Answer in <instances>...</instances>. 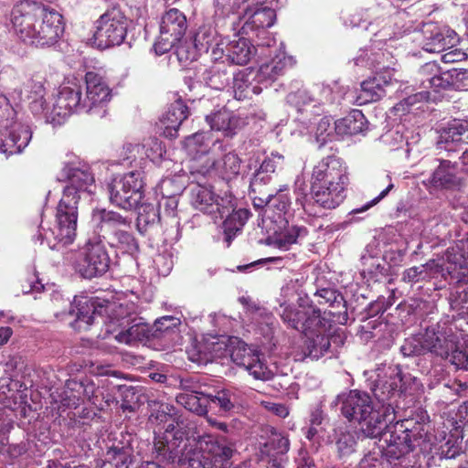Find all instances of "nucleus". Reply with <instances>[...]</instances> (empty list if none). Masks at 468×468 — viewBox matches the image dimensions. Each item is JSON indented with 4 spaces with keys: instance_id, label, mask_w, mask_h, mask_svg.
I'll list each match as a JSON object with an SVG mask.
<instances>
[{
    "instance_id": "nucleus-1",
    "label": "nucleus",
    "mask_w": 468,
    "mask_h": 468,
    "mask_svg": "<svg viewBox=\"0 0 468 468\" xmlns=\"http://www.w3.org/2000/svg\"><path fill=\"white\" fill-rule=\"evenodd\" d=\"M67 179L62 197L58 205L56 225L44 229L38 239L46 241L49 249L59 250L71 244L76 238L78 222V204L81 199H90L95 191V179L86 165H67L62 169Z\"/></svg>"
},
{
    "instance_id": "nucleus-2",
    "label": "nucleus",
    "mask_w": 468,
    "mask_h": 468,
    "mask_svg": "<svg viewBox=\"0 0 468 468\" xmlns=\"http://www.w3.org/2000/svg\"><path fill=\"white\" fill-rule=\"evenodd\" d=\"M188 433L176 431L172 438L154 437L153 454L160 462L185 466L188 463L199 468H230L236 452L235 443L225 436L205 435L201 438L200 456L195 460L186 452Z\"/></svg>"
},
{
    "instance_id": "nucleus-3",
    "label": "nucleus",
    "mask_w": 468,
    "mask_h": 468,
    "mask_svg": "<svg viewBox=\"0 0 468 468\" xmlns=\"http://www.w3.org/2000/svg\"><path fill=\"white\" fill-rule=\"evenodd\" d=\"M62 16L55 9L36 2L23 1L11 12L16 34L25 43L37 48L56 44L64 32Z\"/></svg>"
},
{
    "instance_id": "nucleus-4",
    "label": "nucleus",
    "mask_w": 468,
    "mask_h": 468,
    "mask_svg": "<svg viewBox=\"0 0 468 468\" xmlns=\"http://www.w3.org/2000/svg\"><path fill=\"white\" fill-rule=\"evenodd\" d=\"M411 421H414L411 427V452L415 459L411 468H429L433 460L432 452L436 444H439L440 454L445 459L454 458L460 453L463 440L460 425L448 433L442 431L433 438L426 410L418 408L411 415Z\"/></svg>"
},
{
    "instance_id": "nucleus-5",
    "label": "nucleus",
    "mask_w": 468,
    "mask_h": 468,
    "mask_svg": "<svg viewBox=\"0 0 468 468\" xmlns=\"http://www.w3.org/2000/svg\"><path fill=\"white\" fill-rule=\"evenodd\" d=\"M73 309L72 303L69 305V315H76L73 322L70 323L71 327L75 330H88L94 323L107 324V333L115 331L113 326L126 328L133 321L135 315H139V307L133 302H125L121 303H110L98 298H89L81 296L74 299Z\"/></svg>"
},
{
    "instance_id": "nucleus-6",
    "label": "nucleus",
    "mask_w": 468,
    "mask_h": 468,
    "mask_svg": "<svg viewBox=\"0 0 468 468\" xmlns=\"http://www.w3.org/2000/svg\"><path fill=\"white\" fill-rule=\"evenodd\" d=\"M333 404L340 405L342 415L349 421L357 423L365 437L378 438L388 426V408L375 406L369 394L365 391L352 389L339 394Z\"/></svg>"
},
{
    "instance_id": "nucleus-7",
    "label": "nucleus",
    "mask_w": 468,
    "mask_h": 468,
    "mask_svg": "<svg viewBox=\"0 0 468 468\" xmlns=\"http://www.w3.org/2000/svg\"><path fill=\"white\" fill-rule=\"evenodd\" d=\"M265 0H213L215 15L228 17L245 5V23L241 27L242 34L258 38V46L271 47L274 39L269 37L268 28L273 26L276 14L268 6H263Z\"/></svg>"
},
{
    "instance_id": "nucleus-8",
    "label": "nucleus",
    "mask_w": 468,
    "mask_h": 468,
    "mask_svg": "<svg viewBox=\"0 0 468 468\" xmlns=\"http://www.w3.org/2000/svg\"><path fill=\"white\" fill-rule=\"evenodd\" d=\"M91 222L99 239L122 254L133 255L139 245L133 235L121 227H130L132 220L120 213L105 208L93 209Z\"/></svg>"
},
{
    "instance_id": "nucleus-9",
    "label": "nucleus",
    "mask_w": 468,
    "mask_h": 468,
    "mask_svg": "<svg viewBox=\"0 0 468 468\" xmlns=\"http://www.w3.org/2000/svg\"><path fill=\"white\" fill-rule=\"evenodd\" d=\"M16 112L5 97L0 99V153L6 157L17 154L32 139L29 125L14 121Z\"/></svg>"
},
{
    "instance_id": "nucleus-10",
    "label": "nucleus",
    "mask_w": 468,
    "mask_h": 468,
    "mask_svg": "<svg viewBox=\"0 0 468 468\" xmlns=\"http://www.w3.org/2000/svg\"><path fill=\"white\" fill-rule=\"evenodd\" d=\"M111 258L102 239H90L76 253L73 268L84 279H93L104 275L110 268Z\"/></svg>"
},
{
    "instance_id": "nucleus-11",
    "label": "nucleus",
    "mask_w": 468,
    "mask_h": 468,
    "mask_svg": "<svg viewBox=\"0 0 468 468\" xmlns=\"http://www.w3.org/2000/svg\"><path fill=\"white\" fill-rule=\"evenodd\" d=\"M375 378L371 377L370 389L382 408L391 406V400L406 388L402 369L399 365L381 363L375 368Z\"/></svg>"
},
{
    "instance_id": "nucleus-12",
    "label": "nucleus",
    "mask_w": 468,
    "mask_h": 468,
    "mask_svg": "<svg viewBox=\"0 0 468 468\" xmlns=\"http://www.w3.org/2000/svg\"><path fill=\"white\" fill-rule=\"evenodd\" d=\"M144 188L143 172L131 171L120 177H115L108 185L110 202L125 210L135 208L144 197Z\"/></svg>"
},
{
    "instance_id": "nucleus-13",
    "label": "nucleus",
    "mask_w": 468,
    "mask_h": 468,
    "mask_svg": "<svg viewBox=\"0 0 468 468\" xmlns=\"http://www.w3.org/2000/svg\"><path fill=\"white\" fill-rule=\"evenodd\" d=\"M197 184L191 187V202L194 207L213 218H223L224 213L233 209L234 196L225 192L223 196H216L210 186L204 185L201 175L192 176Z\"/></svg>"
},
{
    "instance_id": "nucleus-14",
    "label": "nucleus",
    "mask_w": 468,
    "mask_h": 468,
    "mask_svg": "<svg viewBox=\"0 0 468 468\" xmlns=\"http://www.w3.org/2000/svg\"><path fill=\"white\" fill-rule=\"evenodd\" d=\"M128 20L121 9L106 10L96 21L94 39L97 46L105 49L121 45L127 35Z\"/></svg>"
},
{
    "instance_id": "nucleus-15",
    "label": "nucleus",
    "mask_w": 468,
    "mask_h": 468,
    "mask_svg": "<svg viewBox=\"0 0 468 468\" xmlns=\"http://www.w3.org/2000/svg\"><path fill=\"white\" fill-rule=\"evenodd\" d=\"M411 39L429 53H440L454 46L459 38L454 30L433 22L423 23L412 32Z\"/></svg>"
},
{
    "instance_id": "nucleus-16",
    "label": "nucleus",
    "mask_w": 468,
    "mask_h": 468,
    "mask_svg": "<svg viewBox=\"0 0 468 468\" xmlns=\"http://www.w3.org/2000/svg\"><path fill=\"white\" fill-rule=\"evenodd\" d=\"M187 25L186 16L176 8H171L163 16L160 23V35L154 43L158 55L168 52L186 33Z\"/></svg>"
},
{
    "instance_id": "nucleus-17",
    "label": "nucleus",
    "mask_w": 468,
    "mask_h": 468,
    "mask_svg": "<svg viewBox=\"0 0 468 468\" xmlns=\"http://www.w3.org/2000/svg\"><path fill=\"white\" fill-rule=\"evenodd\" d=\"M86 97L83 100L84 112L102 118L107 113L106 106L112 99V90L105 80L96 72L85 75Z\"/></svg>"
},
{
    "instance_id": "nucleus-18",
    "label": "nucleus",
    "mask_w": 468,
    "mask_h": 468,
    "mask_svg": "<svg viewBox=\"0 0 468 468\" xmlns=\"http://www.w3.org/2000/svg\"><path fill=\"white\" fill-rule=\"evenodd\" d=\"M348 183L347 167L343 160L335 155L323 158L313 169L311 186H334L346 188Z\"/></svg>"
},
{
    "instance_id": "nucleus-19",
    "label": "nucleus",
    "mask_w": 468,
    "mask_h": 468,
    "mask_svg": "<svg viewBox=\"0 0 468 468\" xmlns=\"http://www.w3.org/2000/svg\"><path fill=\"white\" fill-rule=\"evenodd\" d=\"M415 84L422 90L411 95V105L419 99L429 100V90L437 92L441 89H447L452 86V80L448 71L442 72L436 62L431 61L421 66L417 71Z\"/></svg>"
},
{
    "instance_id": "nucleus-20",
    "label": "nucleus",
    "mask_w": 468,
    "mask_h": 468,
    "mask_svg": "<svg viewBox=\"0 0 468 468\" xmlns=\"http://www.w3.org/2000/svg\"><path fill=\"white\" fill-rule=\"evenodd\" d=\"M317 325H310L303 335L305 355L313 359H319L330 353V319L321 315Z\"/></svg>"
},
{
    "instance_id": "nucleus-21",
    "label": "nucleus",
    "mask_w": 468,
    "mask_h": 468,
    "mask_svg": "<svg viewBox=\"0 0 468 468\" xmlns=\"http://www.w3.org/2000/svg\"><path fill=\"white\" fill-rule=\"evenodd\" d=\"M269 230L272 231V235L267 238V244L284 251L292 245L301 244L309 234L305 226L290 223L289 220H280L278 226L270 227Z\"/></svg>"
},
{
    "instance_id": "nucleus-22",
    "label": "nucleus",
    "mask_w": 468,
    "mask_h": 468,
    "mask_svg": "<svg viewBox=\"0 0 468 468\" xmlns=\"http://www.w3.org/2000/svg\"><path fill=\"white\" fill-rule=\"evenodd\" d=\"M468 131V123L460 120H453L444 128L437 142V148L448 153L462 151L459 159L468 172V148H463L464 143L462 136Z\"/></svg>"
},
{
    "instance_id": "nucleus-23",
    "label": "nucleus",
    "mask_w": 468,
    "mask_h": 468,
    "mask_svg": "<svg viewBox=\"0 0 468 468\" xmlns=\"http://www.w3.org/2000/svg\"><path fill=\"white\" fill-rule=\"evenodd\" d=\"M279 314L282 321L290 327L301 331L303 334L310 325H317L322 312L313 304L303 305L299 303V306L291 305L279 309Z\"/></svg>"
},
{
    "instance_id": "nucleus-24",
    "label": "nucleus",
    "mask_w": 468,
    "mask_h": 468,
    "mask_svg": "<svg viewBox=\"0 0 468 468\" xmlns=\"http://www.w3.org/2000/svg\"><path fill=\"white\" fill-rule=\"evenodd\" d=\"M288 101L294 104L300 112H314L321 104L333 103L332 89L327 85H314L310 91L298 90L288 96Z\"/></svg>"
},
{
    "instance_id": "nucleus-25",
    "label": "nucleus",
    "mask_w": 468,
    "mask_h": 468,
    "mask_svg": "<svg viewBox=\"0 0 468 468\" xmlns=\"http://www.w3.org/2000/svg\"><path fill=\"white\" fill-rule=\"evenodd\" d=\"M455 346V342L442 335H438L435 328L427 327L424 333L411 337V353L430 351L441 357H448L449 351Z\"/></svg>"
},
{
    "instance_id": "nucleus-26",
    "label": "nucleus",
    "mask_w": 468,
    "mask_h": 468,
    "mask_svg": "<svg viewBox=\"0 0 468 468\" xmlns=\"http://www.w3.org/2000/svg\"><path fill=\"white\" fill-rule=\"evenodd\" d=\"M81 94V88L76 83L61 86L53 103L51 113L54 116L65 118L74 112H84Z\"/></svg>"
},
{
    "instance_id": "nucleus-27",
    "label": "nucleus",
    "mask_w": 468,
    "mask_h": 468,
    "mask_svg": "<svg viewBox=\"0 0 468 468\" xmlns=\"http://www.w3.org/2000/svg\"><path fill=\"white\" fill-rule=\"evenodd\" d=\"M241 160L234 152L225 153L218 160L207 162L206 166L191 171L192 176L201 175L203 177L216 173L223 180L229 181L239 175Z\"/></svg>"
},
{
    "instance_id": "nucleus-28",
    "label": "nucleus",
    "mask_w": 468,
    "mask_h": 468,
    "mask_svg": "<svg viewBox=\"0 0 468 468\" xmlns=\"http://www.w3.org/2000/svg\"><path fill=\"white\" fill-rule=\"evenodd\" d=\"M407 420L398 421L390 435V444L387 454L398 463L392 468H408L406 455L410 452V431L405 426Z\"/></svg>"
},
{
    "instance_id": "nucleus-29",
    "label": "nucleus",
    "mask_w": 468,
    "mask_h": 468,
    "mask_svg": "<svg viewBox=\"0 0 468 468\" xmlns=\"http://www.w3.org/2000/svg\"><path fill=\"white\" fill-rule=\"evenodd\" d=\"M422 185L431 193L438 188L460 189L462 179L456 175V166L449 160H442L428 179L421 180Z\"/></svg>"
},
{
    "instance_id": "nucleus-30",
    "label": "nucleus",
    "mask_w": 468,
    "mask_h": 468,
    "mask_svg": "<svg viewBox=\"0 0 468 468\" xmlns=\"http://www.w3.org/2000/svg\"><path fill=\"white\" fill-rule=\"evenodd\" d=\"M188 108L183 101H176L160 118L158 130L166 138L174 139L177 137L178 129L188 117Z\"/></svg>"
},
{
    "instance_id": "nucleus-31",
    "label": "nucleus",
    "mask_w": 468,
    "mask_h": 468,
    "mask_svg": "<svg viewBox=\"0 0 468 468\" xmlns=\"http://www.w3.org/2000/svg\"><path fill=\"white\" fill-rule=\"evenodd\" d=\"M259 199L265 202L262 224L266 228L270 229L269 223L278 226L280 220L288 221L286 214L290 201L285 195L275 196L273 192L266 193L265 197H259Z\"/></svg>"
},
{
    "instance_id": "nucleus-32",
    "label": "nucleus",
    "mask_w": 468,
    "mask_h": 468,
    "mask_svg": "<svg viewBox=\"0 0 468 468\" xmlns=\"http://www.w3.org/2000/svg\"><path fill=\"white\" fill-rule=\"evenodd\" d=\"M162 198L158 202V207H163L167 216L175 217L178 206V197L185 189V184L179 177H167L161 181L159 185Z\"/></svg>"
},
{
    "instance_id": "nucleus-33",
    "label": "nucleus",
    "mask_w": 468,
    "mask_h": 468,
    "mask_svg": "<svg viewBox=\"0 0 468 468\" xmlns=\"http://www.w3.org/2000/svg\"><path fill=\"white\" fill-rule=\"evenodd\" d=\"M207 410H217L219 413H229L241 406L240 392L235 388H222L214 394L207 393Z\"/></svg>"
},
{
    "instance_id": "nucleus-34",
    "label": "nucleus",
    "mask_w": 468,
    "mask_h": 468,
    "mask_svg": "<svg viewBox=\"0 0 468 468\" xmlns=\"http://www.w3.org/2000/svg\"><path fill=\"white\" fill-rule=\"evenodd\" d=\"M359 55L354 58L356 66L367 67L374 70L375 73L386 74L387 71L391 72V56L388 52L373 49H361Z\"/></svg>"
},
{
    "instance_id": "nucleus-35",
    "label": "nucleus",
    "mask_w": 468,
    "mask_h": 468,
    "mask_svg": "<svg viewBox=\"0 0 468 468\" xmlns=\"http://www.w3.org/2000/svg\"><path fill=\"white\" fill-rule=\"evenodd\" d=\"M314 202L324 209L337 207L346 198V188L334 186H311Z\"/></svg>"
},
{
    "instance_id": "nucleus-36",
    "label": "nucleus",
    "mask_w": 468,
    "mask_h": 468,
    "mask_svg": "<svg viewBox=\"0 0 468 468\" xmlns=\"http://www.w3.org/2000/svg\"><path fill=\"white\" fill-rule=\"evenodd\" d=\"M291 66L292 58L286 57L284 53H280L271 61L261 65L255 75L256 82L261 83L267 87L279 76L283 75L286 69Z\"/></svg>"
},
{
    "instance_id": "nucleus-37",
    "label": "nucleus",
    "mask_w": 468,
    "mask_h": 468,
    "mask_svg": "<svg viewBox=\"0 0 468 468\" xmlns=\"http://www.w3.org/2000/svg\"><path fill=\"white\" fill-rule=\"evenodd\" d=\"M315 295L320 298L319 304L328 303L332 308L329 314L335 318L339 324H346L348 320L346 303L344 296L336 290L332 288H323L317 290Z\"/></svg>"
},
{
    "instance_id": "nucleus-38",
    "label": "nucleus",
    "mask_w": 468,
    "mask_h": 468,
    "mask_svg": "<svg viewBox=\"0 0 468 468\" xmlns=\"http://www.w3.org/2000/svg\"><path fill=\"white\" fill-rule=\"evenodd\" d=\"M150 327L143 317L135 315L133 323L126 326V328H121V331L114 335L113 337L121 344L134 345L152 338Z\"/></svg>"
},
{
    "instance_id": "nucleus-39",
    "label": "nucleus",
    "mask_w": 468,
    "mask_h": 468,
    "mask_svg": "<svg viewBox=\"0 0 468 468\" xmlns=\"http://www.w3.org/2000/svg\"><path fill=\"white\" fill-rule=\"evenodd\" d=\"M392 80V72L386 74L375 73V76L364 80L361 83L359 99L363 103L377 101L386 95L385 88Z\"/></svg>"
},
{
    "instance_id": "nucleus-40",
    "label": "nucleus",
    "mask_w": 468,
    "mask_h": 468,
    "mask_svg": "<svg viewBox=\"0 0 468 468\" xmlns=\"http://www.w3.org/2000/svg\"><path fill=\"white\" fill-rule=\"evenodd\" d=\"M360 261L363 267L362 273L368 274L372 279L378 280V275L383 276L386 271L385 261L376 241L366 246Z\"/></svg>"
},
{
    "instance_id": "nucleus-41",
    "label": "nucleus",
    "mask_w": 468,
    "mask_h": 468,
    "mask_svg": "<svg viewBox=\"0 0 468 468\" xmlns=\"http://www.w3.org/2000/svg\"><path fill=\"white\" fill-rule=\"evenodd\" d=\"M392 113L396 117L395 121H399L393 132L394 145L398 148L401 144L409 145V130L410 122V101L408 98L403 99L392 108Z\"/></svg>"
},
{
    "instance_id": "nucleus-42",
    "label": "nucleus",
    "mask_w": 468,
    "mask_h": 468,
    "mask_svg": "<svg viewBox=\"0 0 468 468\" xmlns=\"http://www.w3.org/2000/svg\"><path fill=\"white\" fill-rule=\"evenodd\" d=\"M184 145L188 154L194 158L206 154L210 150L209 136L206 133H196L185 139ZM212 152H225L226 145L219 140H216L211 147Z\"/></svg>"
},
{
    "instance_id": "nucleus-43",
    "label": "nucleus",
    "mask_w": 468,
    "mask_h": 468,
    "mask_svg": "<svg viewBox=\"0 0 468 468\" xmlns=\"http://www.w3.org/2000/svg\"><path fill=\"white\" fill-rule=\"evenodd\" d=\"M367 129V121L360 110H353L344 118L335 122L334 130L337 135H355Z\"/></svg>"
},
{
    "instance_id": "nucleus-44",
    "label": "nucleus",
    "mask_w": 468,
    "mask_h": 468,
    "mask_svg": "<svg viewBox=\"0 0 468 468\" xmlns=\"http://www.w3.org/2000/svg\"><path fill=\"white\" fill-rule=\"evenodd\" d=\"M250 215V213L247 209H236V199L234 198L233 209L229 213H224V217H226V218L223 222L222 228L224 239L228 246L230 245L231 240L237 233L241 230L242 227L249 219Z\"/></svg>"
},
{
    "instance_id": "nucleus-45",
    "label": "nucleus",
    "mask_w": 468,
    "mask_h": 468,
    "mask_svg": "<svg viewBox=\"0 0 468 468\" xmlns=\"http://www.w3.org/2000/svg\"><path fill=\"white\" fill-rule=\"evenodd\" d=\"M235 74L231 67L224 62L216 63L203 73V80L207 86L215 90H223L228 87Z\"/></svg>"
},
{
    "instance_id": "nucleus-46",
    "label": "nucleus",
    "mask_w": 468,
    "mask_h": 468,
    "mask_svg": "<svg viewBox=\"0 0 468 468\" xmlns=\"http://www.w3.org/2000/svg\"><path fill=\"white\" fill-rule=\"evenodd\" d=\"M255 50V47L245 37L231 41L226 47L227 60L233 64L245 65L253 57Z\"/></svg>"
},
{
    "instance_id": "nucleus-47",
    "label": "nucleus",
    "mask_w": 468,
    "mask_h": 468,
    "mask_svg": "<svg viewBox=\"0 0 468 468\" xmlns=\"http://www.w3.org/2000/svg\"><path fill=\"white\" fill-rule=\"evenodd\" d=\"M160 221V212L156 206L150 203H142L138 207L136 226L140 233L145 234L157 229Z\"/></svg>"
},
{
    "instance_id": "nucleus-48",
    "label": "nucleus",
    "mask_w": 468,
    "mask_h": 468,
    "mask_svg": "<svg viewBox=\"0 0 468 468\" xmlns=\"http://www.w3.org/2000/svg\"><path fill=\"white\" fill-rule=\"evenodd\" d=\"M251 73L246 71H239L232 78L234 97L239 100H244L250 98L253 94H260L261 92V87L260 83L253 84L252 80H255V76L251 78Z\"/></svg>"
},
{
    "instance_id": "nucleus-49",
    "label": "nucleus",
    "mask_w": 468,
    "mask_h": 468,
    "mask_svg": "<svg viewBox=\"0 0 468 468\" xmlns=\"http://www.w3.org/2000/svg\"><path fill=\"white\" fill-rule=\"evenodd\" d=\"M181 322L179 318L167 315L155 321L151 326V335L153 339H164L165 341L174 340L178 335V326Z\"/></svg>"
},
{
    "instance_id": "nucleus-50",
    "label": "nucleus",
    "mask_w": 468,
    "mask_h": 468,
    "mask_svg": "<svg viewBox=\"0 0 468 468\" xmlns=\"http://www.w3.org/2000/svg\"><path fill=\"white\" fill-rule=\"evenodd\" d=\"M206 120L212 130L222 132L226 135L233 133L238 122L232 112L225 109L207 115Z\"/></svg>"
},
{
    "instance_id": "nucleus-51",
    "label": "nucleus",
    "mask_w": 468,
    "mask_h": 468,
    "mask_svg": "<svg viewBox=\"0 0 468 468\" xmlns=\"http://www.w3.org/2000/svg\"><path fill=\"white\" fill-rule=\"evenodd\" d=\"M445 279L451 282L461 283L468 282V261L463 255H454L453 261H449L442 269Z\"/></svg>"
},
{
    "instance_id": "nucleus-52",
    "label": "nucleus",
    "mask_w": 468,
    "mask_h": 468,
    "mask_svg": "<svg viewBox=\"0 0 468 468\" xmlns=\"http://www.w3.org/2000/svg\"><path fill=\"white\" fill-rule=\"evenodd\" d=\"M176 399L178 404L198 416H204L207 413V399L205 391L203 394L179 393Z\"/></svg>"
},
{
    "instance_id": "nucleus-53",
    "label": "nucleus",
    "mask_w": 468,
    "mask_h": 468,
    "mask_svg": "<svg viewBox=\"0 0 468 468\" xmlns=\"http://www.w3.org/2000/svg\"><path fill=\"white\" fill-rule=\"evenodd\" d=\"M386 16L387 13L384 12L383 8H380L378 5H374L352 14L346 23H349L352 27H359L363 22H367L369 26H372L374 22H378L380 19L383 22Z\"/></svg>"
},
{
    "instance_id": "nucleus-54",
    "label": "nucleus",
    "mask_w": 468,
    "mask_h": 468,
    "mask_svg": "<svg viewBox=\"0 0 468 468\" xmlns=\"http://www.w3.org/2000/svg\"><path fill=\"white\" fill-rule=\"evenodd\" d=\"M289 440L281 433L271 431L261 447V452L267 456H284L289 451Z\"/></svg>"
},
{
    "instance_id": "nucleus-55",
    "label": "nucleus",
    "mask_w": 468,
    "mask_h": 468,
    "mask_svg": "<svg viewBox=\"0 0 468 468\" xmlns=\"http://www.w3.org/2000/svg\"><path fill=\"white\" fill-rule=\"evenodd\" d=\"M218 41L219 39L216 29L210 26H203L199 27L195 35L194 46L198 52L207 53Z\"/></svg>"
},
{
    "instance_id": "nucleus-56",
    "label": "nucleus",
    "mask_w": 468,
    "mask_h": 468,
    "mask_svg": "<svg viewBox=\"0 0 468 468\" xmlns=\"http://www.w3.org/2000/svg\"><path fill=\"white\" fill-rule=\"evenodd\" d=\"M133 450L130 447H111L105 455V463L115 468H128L132 463Z\"/></svg>"
},
{
    "instance_id": "nucleus-57",
    "label": "nucleus",
    "mask_w": 468,
    "mask_h": 468,
    "mask_svg": "<svg viewBox=\"0 0 468 468\" xmlns=\"http://www.w3.org/2000/svg\"><path fill=\"white\" fill-rule=\"evenodd\" d=\"M295 300L299 302L303 301V297H301L298 280H290L282 287L277 302L280 308H282L291 305Z\"/></svg>"
},
{
    "instance_id": "nucleus-58",
    "label": "nucleus",
    "mask_w": 468,
    "mask_h": 468,
    "mask_svg": "<svg viewBox=\"0 0 468 468\" xmlns=\"http://www.w3.org/2000/svg\"><path fill=\"white\" fill-rule=\"evenodd\" d=\"M251 360L253 361H250V365L245 367V369L250 376L255 379L262 381H268L272 378V371L268 367L264 361L261 359L259 353L252 356Z\"/></svg>"
},
{
    "instance_id": "nucleus-59",
    "label": "nucleus",
    "mask_w": 468,
    "mask_h": 468,
    "mask_svg": "<svg viewBox=\"0 0 468 468\" xmlns=\"http://www.w3.org/2000/svg\"><path fill=\"white\" fill-rule=\"evenodd\" d=\"M272 176L265 174L262 171L256 170L250 179V190L251 193L259 194L261 197H265L266 193H272L275 189H271L269 185L271 184Z\"/></svg>"
},
{
    "instance_id": "nucleus-60",
    "label": "nucleus",
    "mask_w": 468,
    "mask_h": 468,
    "mask_svg": "<svg viewBox=\"0 0 468 468\" xmlns=\"http://www.w3.org/2000/svg\"><path fill=\"white\" fill-rule=\"evenodd\" d=\"M239 302L246 307L247 312L252 315V319L258 322L260 319H262L267 325L272 324L273 317L265 308L260 306L250 298L241 297L239 298Z\"/></svg>"
},
{
    "instance_id": "nucleus-61",
    "label": "nucleus",
    "mask_w": 468,
    "mask_h": 468,
    "mask_svg": "<svg viewBox=\"0 0 468 468\" xmlns=\"http://www.w3.org/2000/svg\"><path fill=\"white\" fill-rule=\"evenodd\" d=\"M256 353L245 343H239L231 350L230 357L237 366L245 368L247 365H250V361H252V356H255Z\"/></svg>"
},
{
    "instance_id": "nucleus-62",
    "label": "nucleus",
    "mask_w": 468,
    "mask_h": 468,
    "mask_svg": "<svg viewBox=\"0 0 468 468\" xmlns=\"http://www.w3.org/2000/svg\"><path fill=\"white\" fill-rule=\"evenodd\" d=\"M324 413L322 410L315 409L310 415V426L305 431V436L308 440L313 441L316 436H319L324 431L323 427Z\"/></svg>"
},
{
    "instance_id": "nucleus-63",
    "label": "nucleus",
    "mask_w": 468,
    "mask_h": 468,
    "mask_svg": "<svg viewBox=\"0 0 468 468\" xmlns=\"http://www.w3.org/2000/svg\"><path fill=\"white\" fill-rule=\"evenodd\" d=\"M188 358L199 365H206L212 359L210 352L207 350V345L204 343H195L187 349Z\"/></svg>"
},
{
    "instance_id": "nucleus-64",
    "label": "nucleus",
    "mask_w": 468,
    "mask_h": 468,
    "mask_svg": "<svg viewBox=\"0 0 468 468\" xmlns=\"http://www.w3.org/2000/svg\"><path fill=\"white\" fill-rule=\"evenodd\" d=\"M357 468H388V464L379 454L369 452L360 461Z\"/></svg>"
}]
</instances>
